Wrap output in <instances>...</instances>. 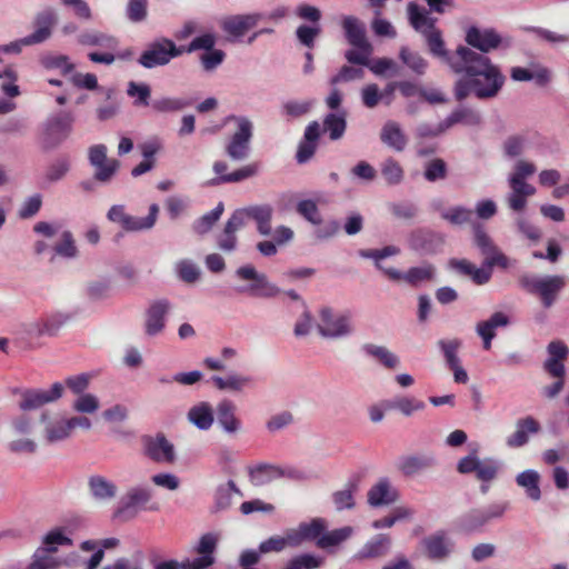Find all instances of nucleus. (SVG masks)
I'll return each instance as SVG.
<instances>
[{
    "label": "nucleus",
    "mask_w": 569,
    "mask_h": 569,
    "mask_svg": "<svg viewBox=\"0 0 569 569\" xmlns=\"http://www.w3.org/2000/svg\"><path fill=\"white\" fill-rule=\"evenodd\" d=\"M422 34L432 56L445 61L455 73L463 74L453 84V96L457 101H463L471 93L480 100L498 96L506 77L490 58L466 46H459L455 53L450 54L439 29L422 30Z\"/></svg>",
    "instance_id": "1"
},
{
    "label": "nucleus",
    "mask_w": 569,
    "mask_h": 569,
    "mask_svg": "<svg viewBox=\"0 0 569 569\" xmlns=\"http://www.w3.org/2000/svg\"><path fill=\"white\" fill-rule=\"evenodd\" d=\"M519 286L529 295L540 299L545 309L551 308L567 284L562 274L531 276L522 274L518 279Z\"/></svg>",
    "instance_id": "2"
},
{
    "label": "nucleus",
    "mask_w": 569,
    "mask_h": 569,
    "mask_svg": "<svg viewBox=\"0 0 569 569\" xmlns=\"http://www.w3.org/2000/svg\"><path fill=\"white\" fill-rule=\"evenodd\" d=\"M502 463L495 458L479 459L477 451H471L468 456L459 459L457 471L461 475L475 473L476 479L480 481L479 490L487 495L490 483L498 478Z\"/></svg>",
    "instance_id": "3"
},
{
    "label": "nucleus",
    "mask_w": 569,
    "mask_h": 569,
    "mask_svg": "<svg viewBox=\"0 0 569 569\" xmlns=\"http://www.w3.org/2000/svg\"><path fill=\"white\" fill-rule=\"evenodd\" d=\"M74 121V114L67 110L50 114L41 126L42 150H54L66 141L73 130Z\"/></svg>",
    "instance_id": "4"
},
{
    "label": "nucleus",
    "mask_w": 569,
    "mask_h": 569,
    "mask_svg": "<svg viewBox=\"0 0 569 569\" xmlns=\"http://www.w3.org/2000/svg\"><path fill=\"white\" fill-rule=\"evenodd\" d=\"M448 266L451 270L457 273L469 277L476 284L482 286L489 282L492 276V268L495 266L507 269L509 266L508 258L501 253L498 248L495 253L489 254L485 258L482 267L477 268L473 263L467 259L452 258L449 260Z\"/></svg>",
    "instance_id": "5"
},
{
    "label": "nucleus",
    "mask_w": 569,
    "mask_h": 569,
    "mask_svg": "<svg viewBox=\"0 0 569 569\" xmlns=\"http://www.w3.org/2000/svg\"><path fill=\"white\" fill-rule=\"evenodd\" d=\"M13 393L18 396V409L30 415L31 411L39 410L46 405L59 400L64 393V386L61 382H54L49 390L24 388L16 389Z\"/></svg>",
    "instance_id": "6"
},
{
    "label": "nucleus",
    "mask_w": 569,
    "mask_h": 569,
    "mask_svg": "<svg viewBox=\"0 0 569 569\" xmlns=\"http://www.w3.org/2000/svg\"><path fill=\"white\" fill-rule=\"evenodd\" d=\"M182 54L180 46L173 40L160 37L149 42L138 59V63L146 69L167 66L172 59Z\"/></svg>",
    "instance_id": "7"
},
{
    "label": "nucleus",
    "mask_w": 569,
    "mask_h": 569,
    "mask_svg": "<svg viewBox=\"0 0 569 569\" xmlns=\"http://www.w3.org/2000/svg\"><path fill=\"white\" fill-rule=\"evenodd\" d=\"M229 121H234L237 123V131L231 136L229 143L226 146V153L232 160H244L250 153L253 124L247 117L234 114L226 117L224 123H228Z\"/></svg>",
    "instance_id": "8"
},
{
    "label": "nucleus",
    "mask_w": 569,
    "mask_h": 569,
    "mask_svg": "<svg viewBox=\"0 0 569 569\" xmlns=\"http://www.w3.org/2000/svg\"><path fill=\"white\" fill-rule=\"evenodd\" d=\"M507 508L508 502H496L486 508H472L458 518L457 529L465 533L480 531L491 520L501 518Z\"/></svg>",
    "instance_id": "9"
},
{
    "label": "nucleus",
    "mask_w": 569,
    "mask_h": 569,
    "mask_svg": "<svg viewBox=\"0 0 569 569\" xmlns=\"http://www.w3.org/2000/svg\"><path fill=\"white\" fill-rule=\"evenodd\" d=\"M159 213V206L152 203L149 207V213L147 217H133L124 211L123 204H113L107 213V218L111 222L119 223L123 230L128 232H138L143 230H150L156 224Z\"/></svg>",
    "instance_id": "10"
},
{
    "label": "nucleus",
    "mask_w": 569,
    "mask_h": 569,
    "mask_svg": "<svg viewBox=\"0 0 569 569\" xmlns=\"http://www.w3.org/2000/svg\"><path fill=\"white\" fill-rule=\"evenodd\" d=\"M236 276L242 280L252 281L247 288L239 289V292H247L251 297L271 299L276 298L281 289L270 282L264 273L258 272L251 264L241 266L236 270Z\"/></svg>",
    "instance_id": "11"
},
{
    "label": "nucleus",
    "mask_w": 569,
    "mask_h": 569,
    "mask_svg": "<svg viewBox=\"0 0 569 569\" xmlns=\"http://www.w3.org/2000/svg\"><path fill=\"white\" fill-rule=\"evenodd\" d=\"M320 319L321 323L318 325V332L323 338L338 339L350 336L355 331L350 312L336 316L330 307H322Z\"/></svg>",
    "instance_id": "12"
},
{
    "label": "nucleus",
    "mask_w": 569,
    "mask_h": 569,
    "mask_svg": "<svg viewBox=\"0 0 569 569\" xmlns=\"http://www.w3.org/2000/svg\"><path fill=\"white\" fill-rule=\"evenodd\" d=\"M465 41L469 48L477 49V53L485 56L492 50L503 46L509 48L511 46L510 39H502V37L493 28L481 29L476 26H471L466 31Z\"/></svg>",
    "instance_id": "13"
},
{
    "label": "nucleus",
    "mask_w": 569,
    "mask_h": 569,
    "mask_svg": "<svg viewBox=\"0 0 569 569\" xmlns=\"http://www.w3.org/2000/svg\"><path fill=\"white\" fill-rule=\"evenodd\" d=\"M142 452L153 462L173 463L176 461L174 446L167 439L164 433L156 436L144 435L141 437Z\"/></svg>",
    "instance_id": "14"
},
{
    "label": "nucleus",
    "mask_w": 569,
    "mask_h": 569,
    "mask_svg": "<svg viewBox=\"0 0 569 569\" xmlns=\"http://www.w3.org/2000/svg\"><path fill=\"white\" fill-rule=\"evenodd\" d=\"M408 244L421 256H432L442 250L445 236L431 229L418 228L410 232Z\"/></svg>",
    "instance_id": "15"
},
{
    "label": "nucleus",
    "mask_w": 569,
    "mask_h": 569,
    "mask_svg": "<svg viewBox=\"0 0 569 569\" xmlns=\"http://www.w3.org/2000/svg\"><path fill=\"white\" fill-rule=\"evenodd\" d=\"M89 163L96 168L94 179L100 183H109L120 168L117 159H108L107 147L104 144H94L88 151Z\"/></svg>",
    "instance_id": "16"
},
{
    "label": "nucleus",
    "mask_w": 569,
    "mask_h": 569,
    "mask_svg": "<svg viewBox=\"0 0 569 569\" xmlns=\"http://www.w3.org/2000/svg\"><path fill=\"white\" fill-rule=\"evenodd\" d=\"M151 490L144 487H133L127 491L113 511V518L129 520L137 516L138 509L150 501Z\"/></svg>",
    "instance_id": "17"
},
{
    "label": "nucleus",
    "mask_w": 569,
    "mask_h": 569,
    "mask_svg": "<svg viewBox=\"0 0 569 569\" xmlns=\"http://www.w3.org/2000/svg\"><path fill=\"white\" fill-rule=\"evenodd\" d=\"M420 545L423 549L425 556L429 560L436 562H441L448 559L455 547V543L443 530L425 537Z\"/></svg>",
    "instance_id": "18"
},
{
    "label": "nucleus",
    "mask_w": 569,
    "mask_h": 569,
    "mask_svg": "<svg viewBox=\"0 0 569 569\" xmlns=\"http://www.w3.org/2000/svg\"><path fill=\"white\" fill-rule=\"evenodd\" d=\"M326 529L327 521L323 518H313L309 522H300L297 528L288 529L291 548H298L307 541L317 542Z\"/></svg>",
    "instance_id": "19"
},
{
    "label": "nucleus",
    "mask_w": 569,
    "mask_h": 569,
    "mask_svg": "<svg viewBox=\"0 0 569 569\" xmlns=\"http://www.w3.org/2000/svg\"><path fill=\"white\" fill-rule=\"evenodd\" d=\"M383 273L393 281L405 280L412 287H418L422 282L431 281L436 274V268L431 263H423L419 267H411L406 272L395 268L383 269Z\"/></svg>",
    "instance_id": "20"
},
{
    "label": "nucleus",
    "mask_w": 569,
    "mask_h": 569,
    "mask_svg": "<svg viewBox=\"0 0 569 569\" xmlns=\"http://www.w3.org/2000/svg\"><path fill=\"white\" fill-rule=\"evenodd\" d=\"M171 308L167 299L153 301L146 311L144 331L148 336L159 335L166 326V317Z\"/></svg>",
    "instance_id": "21"
},
{
    "label": "nucleus",
    "mask_w": 569,
    "mask_h": 569,
    "mask_svg": "<svg viewBox=\"0 0 569 569\" xmlns=\"http://www.w3.org/2000/svg\"><path fill=\"white\" fill-rule=\"evenodd\" d=\"M437 465L438 460L432 453L409 455L399 459L398 470L405 477H413L420 472L435 468Z\"/></svg>",
    "instance_id": "22"
},
{
    "label": "nucleus",
    "mask_w": 569,
    "mask_h": 569,
    "mask_svg": "<svg viewBox=\"0 0 569 569\" xmlns=\"http://www.w3.org/2000/svg\"><path fill=\"white\" fill-rule=\"evenodd\" d=\"M547 352L549 357L542 365L543 371L549 376L566 375L563 360H566L569 355L568 347L560 340H553L547 346Z\"/></svg>",
    "instance_id": "23"
},
{
    "label": "nucleus",
    "mask_w": 569,
    "mask_h": 569,
    "mask_svg": "<svg viewBox=\"0 0 569 569\" xmlns=\"http://www.w3.org/2000/svg\"><path fill=\"white\" fill-rule=\"evenodd\" d=\"M58 22V14L54 9L46 8L38 12L33 20L36 27L34 32L29 34V39L36 44L42 43L48 40L52 34V28Z\"/></svg>",
    "instance_id": "24"
},
{
    "label": "nucleus",
    "mask_w": 569,
    "mask_h": 569,
    "mask_svg": "<svg viewBox=\"0 0 569 569\" xmlns=\"http://www.w3.org/2000/svg\"><path fill=\"white\" fill-rule=\"evenodd\" d=\"M540 430V423L533 417L520 418L516 422V431L506 439V445L509 448H521L529 442V435H537Z\"/></svg>",
    "instance_id": "25"
},
{
    "label": "nucleus",
    "mask_w": 569,
    "mask_h": 569,
    "mask_svg": "<svg viewBox=\"0 0 569 569\" xmlns=\"http://www.w3.org/2000/svg\"><path fill=\"white\" fill-rule=\"evenodd\" d=\"M260 19V13L229 16L222 20L221 28L226 33L236 38H240L248 30L256 27Z\"/></svg>",
    "instance_id": "26"
},
{
    "label": "nucleus",
    "mask_w": 569,
    "mask_h": 569,
    "mask_svg": "<svg viewBox=\"0 0 569 569\" xmlns=\"http://www.w3.org/2000/svg\"><path fill=\"white\" fill-rule=\"evenodd\" d=\"M367 497L368 503L371 507H380L396 502L399 498V492L391 486L388 478H381L369 489Z\"/></svg>",
    "instance_id": "27"
},
{
    "label": "nucleus",
    "mask_w": 569,
    "mask_h": 569,
    "mask_svg": "<svg viewBox=\"0 0 569 569\" xmlns=\"http://www.w3.org/2000/svg\"><path fill=\"white\" fill-rule=\"evenodd\" d=\"M88 488L91 498L98 502L110 501L118 495V486L100 475H92L88 478Z\"/></svg>",
    "instance_id": "28"
},
{
    "label": "nucleus",
    "mask_w": 569,
    "mask_h": 569,
    "mask_svg": "<svg viewBox=\"0 0 569 569\" xmlns=\"http://www.w3.org/2000/svg\"><path fill=\"white\" fill-rule=\"evenodd\" d=\"M236 405L229 400L223 399L217 406L218 423L227 433H236L240 430V420L236 417Z\"/></svg>",
    "instance_id": "29"
},
{
    "label": "nucleus",
    "mask_w": 569,
    "mask_h": 569,
    "mask_svg": "<svg viewBox=\"0 0 569 569\" xmlns=\"http://www.w3.org/2000/svg\"><path fill=\"white\" fill-rule=\"evenodd\" d=\"M380 140L387 147L400 152L407 146V137L403 133L400 124L393 120H388L381 128Z\"/></svg>",
    "instance_id": "30"
},
{
    "label": "nucleus",
    "mask_w": 569,
    "mask_h": 569,
    "mask_svg": "<svg viewBox=\"0 0 569 569\" xmlns=\"http://www.w3.org/2000/svg\"><path fill=\"white\" fill-rule=\"evenodd\" d=\"M211 381L217 389L232 392H241L253 385V379L250 376H242L236 372L228 375L226 378L212 376Z\"/></svg>",
    "instance_id": "31"
},
{
    "label": "nucleus",
    "mask_w": 569,
    "mask_h": 569,
    "mask_svg": "<svg viewBox=\"0 0 569 569\" xmlns=\"http://www.w3.org/2000/svg\"><path fill=\"white\" fill-rule=\"evenodd\" d=\"M385 408L388 410H396L405 417H411L417 411H422L426 403L410 396H397L390 400L385 401Z\"/></svg>",
    "instance_id": "32"
},
{
    "label": "nucleus",
    "mask_w": 569,
    "mask_h": 569,
    "mask_svg": "<svg viewBox=\"0 0 569 569\" xmlns=\"http://www.w3.org/2000/svg\"><path fill=\"white\" fill-rule=\"evenodd\" d=\"M443 121L447 129H450L458 123L468 127H476L481 124L482 117L477 110L460 106L459 108L455 109Z\"/></svg>",
    "instance_id": "33"
},
{
    "label": "nucleus",
    "mask_w": 569,
    "mask_h": 569,
    "mask_svg": "<svg viewBox=\"0 0 569 569\" xmlns=\"http://www.w3.org/2000/svg\"><path fill=\"white\" fill-rule=\"evenodd\" d=\"M233 493L243 497L242 491L237 487L233 480H228L226 483L219 485L214 491L213 511L220 512L228 510L232 505Z\"/></svg>",
    "instance_id": "34"
},
{
    "label": "nucleus",
    "mask_w": 569,
    "mask_h": 569,
    "mask_svg": "<svg viewBox=\"0 0 569 569\" xmlns=\"http://www.w3.org/2000/svg\"><path fill=\"white\" fill-rule=\"evenodd\" d=\"M188 420L199 430H208L211 428L214 417L213 410L209 402L202 401L188 411Z\"/></svg>",
    "instance_id": "35"
},
{
    "label": "nucleus",
    "mask_w": 569,
    "mask_h": 569,
    "mask_svg": "<svg viewBox=\"0 0 569 569\" xmlns=\"http://www.w3.org/2000/svg\"><path fill=\"white\" fill-rule=\"evenodd\" d=\"M342 29L349 44L370 42L367 39L365 24L353 16H346L342 20Z\"/></svg>",
    "instance_id": "36"
},
{
    "label": "nucleus",
    "mask_w": 569,
    "mask_h": 569,
    "mask_svg": "<svg viewBox=\"0 0 569 569\" xmlns=\"http://www.w3.org/2000/svg\"><path fill=\"white\" fill-rule=\"evenodd\" d=\"M347 128V111L341 109L328 113L323 119V130L329 132V138L333 141L343 137Z\"/></svg>",
    "instance_id": "37"
},
{
    "label": "nucleus",
    "mask_w": 569,
    "mask_h": 569,
    "mask_svg": "<svg viewBox=\"0 0 569 569\" xmlns=\"http://www.w3.org/2000/svg\"><path fill=\"white\" fill-rule=\"evenodd\" d=\"M362 350L367 356L376 359L387 369H396L400 363L399 357L385 346L365 343Z\"/></svg>",
    "instance_id": "38"
},
{
    "label": "nucleus",
    "mask_w": 569,
    "mask_h": 569,
    "mask_svg": "<svg viewBox=\"0 0 569 569\" xmlns=\"http://www.w3.org/2000/svg\"><path fill=\"white\" fill-rule=\"evenodd\" d=\"M540 475L533 469H528L516 477V482L519 487L526 490L528 498L538 501L541 498V490L539 487Z\"/></svg>",
    "instance_id": "39"
},
{
    "label": "nucleus",
    "mask_w": 569,
    "mask_h": 569,
    "mask_svg": "<svg viewBox=\"0 0 569 569\" xmlns=\"http://www.w3.org/2000/svg\"><path fill=\"white\" fill-rule=\"evenodd\" d=\"M390 547V538L387 535L379 533L369 540L359 551V557L363 559L378 558L383 556Z\"/></svg>",
    "instance_id": "40"
},
{
    "label": "nucleus",
    "mask_w": 569,
    "mask_h": 569,
    "mask_svg": "<svg viewBox=\"0 0 569 569\" xmlns=\"http://www.w3.org/2000/svg\"><path fill=\"white\" fill-rule=\"evenodd\" d=\"M224 210L223 202H219L211 211L193 221L192 231L199 236L208 233L220 219Z\"/></svg>",
    "instance_id": "41"
},
{
    "label": "nucleus",
    "mask_w": 569,
    "mask_h": 569,
    "mask_svg": "<svg viewBox=\"0 0 569 569\" xmlns=\"http://www.w3.org/2000/svg\"><path fill=\"white\" fill-rule=\"evenodd\" d=\"M353 533V528L350 526H345L338 529H333L331 531H323L320 539L317 541V547L320 549H327L330 547L339 546L340 543L348 540Z\"/></svg>",
    "instance_id": "42"
},
{
    "label": "nucleus",
    "mask_w": 569,
    "mask_h": 569,
    "mask_svg": "<svg viewBox=\"0 0 569 569\" xmlns=\"http://www.w3.org/2000/svg\"><path fill=\"white\" fill-rule=\"evenodd\" d=\"M78 42L82 46L101 47L106 49H116L118 40L102 32L87 31L78 36Z\"/></svg>",
    "instance_id": "43"
},
{
    "label": "nucleus",
    "mask_w": 569,
    "mask_h": 569,
    "mask_svg": "<svg viewBox=\"0 0 569 569\" xmlns=\"http://www.w3.org/2000/svg\"><path fill=\"white\" fill-rule=\"evenodd\" d=\"M249 476L254 486H261L271 478L282 477L283 471L277 466L260 463L256 467L249 468Z\"/></svg>",
    "instance_id": "44"
},
{
    "label": "nucleus",
    "mask_w": 569,
    "mask_h": 569,
    "mask_svg": "<svg viewBox=\"0 0 569 569\" xmlns=\"http://www.w3.org/2000/svg\"><path fill=\"white\" fill-rule=\"evenodd\" d=\"M357 490L358 483L356 481H348L345 489L335 491L332 493V501L336 510L353 509L356 506L353 495Z\"/></svg>",
    "instance_id": "45"
},
{
    "label": "nucleus",
    "mask_w": 569,
    "mask_h": 569,
    "mask_svg": "<svg viewBox=\"0 0 569 569\" xmlns=\"http://www.w3.org/2000/svg\"><path fill=\"white\" fill-rule=\"evenodd\" d=\"M355 49H349L345 52V59L350 64L367 67L369 59L373 52V46L368 43L351 44Z\"/></svg>",
    "instance_id": "46"
},
{
    "label": "nucleus",
    "mask_w": 569,
    "mask_h": 569,
    "mask_svg": "<svg viewBox=\"0 0 569 569\" xmlns=\"http://www.w3.org/2000/svg\"><path fill=\"white\" fill-rule=\"evenodd\" d=\"M192 101L184 98L162 97L152 101V108L160 113L177 112L191 106Z\"/></svg>",
    "instance_id": "47"
},
{
    "label": "nucleus",
    "mask_w": 569,
    "mask_h": 569,
    "mask_svg": "<svg viewBox=\"0 0 569 569\" xmlns=\"http://www.w3.org/2000/svg\"><path fill=\"white\" fill-rule=\"evenodd\" d=\"M400 60L415 73L425 74L428 62L418 52L410 51L408 47H401L399 51Z\"/></svg>",
    "instance_id": "48"
},
{
    "label": "nucleus",
    "mask_w": 569,
    "mask_h": 569,
    "mask_svg": "<svg viewBox=\"0 0 569 569\" xmlns=\"http://www.w3.org/2000/svg\"><path fill=\"white\" fill-rule=\"evenodd\" d=\"M408 14L410 24L422 33V27H427L425 30L435 28V19L429 18L426 11H422L420 7L415 2H409Z\"/></svg>",
    "instance_id": "49"
},
{
    "label": "nucleus",
    "mask_w": 569,
    "mask_h": 569,
    "mask_svg": "<svg viewBox=\"0 0 569 569\" xmlns=\"http://www.w3.org/2000/svg\"><path fill=\"white\" fill-rule=\"evenodd\" d=\"M323 562L322 557L312 553H300L288 560L282 569H318Z\"/></svg>",
    "instance_id": "50"
},
{
    "label": "nucleus",
    "mask_w": 569,
    "mask_h": 569,
    "mask_svg": "<svg viewBox=\"0 0 569 569\" xmlns=\"http://www.w3.org/2000/svg\"><path fill=\"white\" fill-rule=\"evenodd\" d=\"M381 174L389 186H397L403 180L402 167L391 157L381 163Z\"/></svg>",
    "instance_id": "51"
},
{
    "label": "nucleus",
    "mask_w": 569,
    "mask_h": 569,
    "mask_svg": "<svg viewBox=\"0 0 569 569\" xmlns=\"http://www.w3.org/2000/svg\"><path fill=\"white\" fill-rule=\"evenodd\" d=\"M257 173L256 164L244 166L231 173L222 174L220 177L213 178L210 181L211 186H218L221 183H231V182H240L244 179L253 177Z\"/></svg>",
    "instance_id": "52"
},
{
    "label": "nucleus",
    "mask_w": 569,
    "mask_h": 569,
    "mask_svg": "<svg viewBox=\"0 0 569 569\" xmlns=\"http://www.w3.org/2000/svg\"><path fill=\"white\" fill-rule=\"evenodd\" d=\"M439 349L441 350L446 365L449 367H457L460 363V359L458 357V350L461 348L462 342L460 339L445 340L441 339L437 342Z\"/></svg>",
    "instance_id": "53"
},
{
    "label": "nucleus",
    "mask_w": 569,
    "mask_h": 569,
    "mask_svg": "<svg viewBox=\"0 0 569 569\" xmlns=\"http://www.w3.org/2000/svg\"><path fill=\"white\" fill-rule=\"evenodd\" d=\"M388 208L396 219L405 221L415 220L419 213L418 206L409 201L392 202Z\"/></svg>",
    "instance_id": "54"
},
{
    "label": "nucleus",
    "mask_w": 569,
    "mask_h": 569,
    "mask_svg": "<svg viewBox=\"0 0 569 569\" xmlns=\"http://www.w3.org/2000/svg\"><path fill=\"white\" fill-rule=\"evenodd\" d=\"M473 243L486 258L489 254L495 253V250L497 249L490 236L479 223L473 224Z\"/></svg>",
    "instance_id": "55"
},
{
    "label": "nucleus",
    "mask_w": 569,
    "mask_h": 569,
    "mask_svg": "<svg viewBox=\"0 0 569 569\" xmlns=\"http://www.w3.org/2000/svg\"><path fill=\"white\" fill-rule=\"evenodd\" d=\"M53 250L56 254L62 258H76L78 256V248L76 246L72 232L69 230L63 231L61 233V240L53 246Z\"/></svg>",
    "instance_id": "56"
},
{
    "label": "nucleus",
    "mask_w": 569,
    "mask_h": 569,
    "mask_svg": "<svg viewBox=\"0 0 569 569\" xmlns=\"http://www.w3.org/2000/svg\"><path fill=\"white\" fill-rule=\"evenodd\" d=\"M176 272L178 278L186 283H194L201 276L200 268L194 262L187 259L177 262Z\"/></svg>",
    "instance_id": "57"
},
{
    "label": "nucleus",
    "mask_w": 569,
    "mask_h": 569,
    "mask_svg": "<svg viewBox=\"0 0 569 569\" xmlns=\"http://www.w3.org/2000/svg\"><path fill=\"white\" fill-rule=\"evenodd\" d=\"M448 176V166L445 160L435 158L425 166L423 177L429 182L443 180Z\"/></svg>",
    "instance_id": "58"
},
{
    "label": "nucleus",
    "mask_w": 569,
    "mask_h": 569,
    "mask_svg": "<svg viewBox=\"0 0 569 569\" xmlns=\"http://www.w3.org/2000/svg\"><path fill=\"white\" fill-rule=\"evenodd\" d=\"M287 547H291L289 530L284 532V536H272L260 542L259 551L262 553L281 552Z\"/></svg>",
    "instance_id": "59"
},
{
    "label": "nucleus",
    "mask_w": 569,
    "mask_h": 569,
    "mask_svg": "<svg viewBox=\"0 0 569 569\" xmlns=\"http://www.w3.org/2000/svg\"><path fill=\"white\" fill-rule=\"evenodd\" d=\"M59 566V560L44 552L42 548H37L32 555L31 562L26 569H58Z\"/></svg>",
    "instance_id": "60"
},
{
    "label": "nucleus",
    "mask_w": 569,
    "mask_h": 569,
    "mask_svg": "<svg viewBox=\"0 0 569 569\" xmlns=\"http://www.w3.org/2000/svg\"><path fill=\"white\" fill-rule=\"evenodd\" d=\"M70 170V161L68 157L57 158L46 171V180L49 183L60 181Z\"/></svg>",
    "instance_id": "61"
},
{
    "label": "nucleus",
    "mask_w": 569,
    "mask_h": 569,
    "mask_svg": "<svg viewBox=\"0 0 569 569\" xmlns=\"http://www.w3.org/2000/svg\"><path fill=\"white\" fill-rule=\"evenodd\" d=\"M297 212L310 223L318 226L322 223L321 214L317 203L311 199L301 200L297 203Z\"/></svg>",
    "instance_id": "62"
},
{
    "label": "nucleus",
    "mask_w": 569,
    "mask_h": 569,
    "mask_svg": "<svg viewBox=\"0 0 569 569\" xmlns=\"http://www.w3.org/2000/svg\"><path fill=\"white\" fill-rule=\"evenodd\" d=\"M441 218L453 226H462L471 221L472 210L457 206L441 212Z\"/></svg>",
    "instance_id": "63"
},
{
    "label": "nucleus",
    "mask_w": 569,
    "mask_h": 569,
    "mask_svg": "<svg viewBox=\"0 0 569 569\" xmlns=\"http://www.w3.org/2000/svg\"><path fill=\"white\" fill-rule=\"evenodd\" d=\"M126 16L133 23L144 21L148 17V0H128Z\"/></svg>",
    "instance_id": "64"
}]
</instances>
